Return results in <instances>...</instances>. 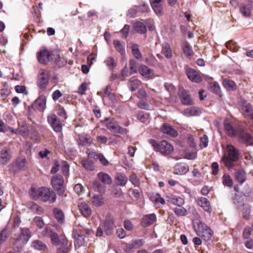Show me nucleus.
I'll return each instance as SVG.
<instances>
[{
  "label": "nucleus",
  "mask_w": 253,
  "mask_h": 253,
  "mask_svg": "<svg viewBox=\"0 0 253 253\" xmlns=\"http://www.w3.org/2000/svg\"><path fill=\"white\" fill-rule=\"evenodd\" d=\"M137 6H134V7L128 9L126 14V16L129 18H133L136 17L137 13L139 12L137 9Z\"/></svg>",
  "instance_id": "obj_57"
},
{
  "label": "nucleus",
  "mask_w": 253,
  "mask_h": 253,
  "mask_svg": "<svg viewBox=\"0 0 253 253\" xmlns=\"http://www.w3.org/2000/svg\"><path fill=\"white\" fill-rule=\"evenodd\" d=\"M130 66V74H133L137 72V64L134 59H131L129 63Z\"/></svg>",
  "instance_id": "obj_59"
},
{
  "label": "nucleus",
  "mask_w": 253,
  "mask_h": 253,
  "mask_svg": "<svg viewBox=\"0 0 253 253\" xmlns=\"http://www.w3.org/2000/svg\"><path fill=\"white\" fill-rule=\"evenodd\" d=\"M139 72L141 76L148 79L151 78L154 75L153 70L144 65L140 66Z\"/></svg>",
  "instance_id": "obj_24"
},
{
  "label": "nucleus",
  "mask_w": 253,
  "mask_h": 253,
  "mask_svg": "<svg viewBox=\"0 0 253 253\" xmlns=\"http://www.w3.org/2000/svg\"><path fill=\"white\" fill-rule=\"evenodd\" d=\"M62 171L64 175H67L69 171V165L66 161H63L61 164Z\"/></svg>",
  "instance_id": "obj_63"
},
{
  "label": "nucleus",
  "mask_w": 253,
  "mask_h": 253,
  "mask_svg": "<svg viewBox=\"0 0 253 253\" xmlns=\"http://www.w3.org/2000/svg\"><path fill=\"white\" fill-rule=\"evenodd\" d=\"M30 195L31 198L35 200L40 199L43 202H48L50 203H54L56 200L55 193L44 187L39 188L31 187Z\"/></svg>",
  "instance_id": "obj_1"
},
{
  "label": "nucleus",
  "mask_w": 253,
  "mask_h": 253,
  "mask_svg": "<svg viewBox=\"0 0 253 253\" xmlns=\"http://www.w3.org/2000/svg\"><path fill=\"white\" fill-rule=\"evenodd\" d=\"M27 208L32 212L36 213L38 214H42L43 211V209L34 202H30L27 205Z\"/></svg>",
  "instance_id": "obj_27"
},
{
  "label": "nucleus",
  "mask_w": 253,
  "mask_h": 253,
  "mask_svg": "<svg viewBox=\"0 0 253 253\" xmlns=\"http://www.w3.org/2000/svg\"><path fill=\"white\" fill-rule=\"evenodd\" d=\"M239 140L240 142L245 144L247 146L253 145V137L249 133L241 132L239 134Z\"/></svg>",
  "instance_id": "obj_14"
},
{
  "label": "nucleus",
  "mask_w": 253,
  "mask_h": 253,
  "mask_svg": "<svg viewBox=\"0 0 253 253\" xmlns=\"http://www.w3.org/2000/svg\"><path fill=\"white\" fill-rule=\"evenodd\" d=\"M227 154H224L221 158V162L225 166L230 170L235 166V162L239 159V150L233 145L229 144L226 146Z\"/></svg>",
  "instance_id": "obj_2"
},
{
  "label": "nucleus",
  "mask_w": 253,
  "mask_h": 253,
  "mask_svg": "<svg viewBox=\"0 0 253 253\" xmlns=\"http://www.w3.org/2000/svg\"><path fill=\"white\" fill-rule=\"evenodd\" d=\"M111 88L109 85H108L104 90L103 97H107L111 100L114 99V95L111 92Z\"/></svg>",
  "instance_id": "obj_58"
},
{
  "label": "nucleus",
  "mask_w": 253,
  "mask_h": 253,
  "mask_svg": "<svg viewBox=\"0 0 253 253\" xmlns=\"http://www.w3.org/2000/svg\"><path fill=\"white\" fill-rule=\"evenodd\" d=\"M149 142L155 151L160 152L164 155H168L173 150L172 145L166 140H163L159 144L155 140L150 139Z\"/></svg>",
  "instance_id": "obj_5"
},
{
  "label": "nucleus",
  "mask_w": 253,
  "mask_h": 253,
  "mask_svg": "<svg viewBox=\"0 0 253 253\" xmlns=\"http://www.w3.org/2000/svg\"><path fill=\"white\" fill-rule=\"evenodd\" d=\"M129 181L134 186L138 187L140 185V181L135 174H132L129 176Z\"/></svg>",
  "instance_id": "obj_61"
},
{
  "label": "nucleus",
  "mask_w": 253,
  "mask_h": 253,
  "mask_svg": "<svg viewBox=\"0 0 253 253\" xmlns=\"http://www.w3.org/2000/svg\"><path fill=\"white\" fill-rule=\"evenodd\" d=\"M35 104L37 108L39 111H43L45 108V99L43 97H40L36 100Z\"/></svg>",
  "instance_id": "obj_41"
},
{
  "label": "nucleus",
  "mask_w": 253,
  "mask_h": 253,
  "mask_svg": "<svg viewBox=\"0 0 253 253\" xmlns=\"http://www.w3.org/2000/svg\"><path fill=\"white\" fill-rule=\"evenodd\" d=\"M150 3L152 9L158 16H161L163 14L164 11L161 0H150Z\"/></svg>",
  "instance_id": "obj_15"
},
{
  "label": "nucleus",
  "mask_w": 253,
  "mask_h": 253,
  "mask_svg": "<svg viewBox=\"0 0 253 253\" xmlns=\"http://www.w3.org/2000/svg\"><path fill=\"white\" fill-rule=\"evenodd\" d=\"M150 200L155 205V206H157L159 204H161L162 205H164L165 204L164 199L161 197L160 194L159 193L152 195L150 197Z\"/></svg>",
  "instance_id": "obj_37"
},
{
  "label": "nucleus",
  "mask_w": 253,
  "mask_h": 253,
  "mask_svg": "<svg viewBox=\"0 0 253 253\" xmlns=\"http://www.w3.org/2000/svg\"><path fill=\"white\" fill-rule=\"evenodd\" d=\"M226 47L233 52H237L239 49V47L236 42L233 41H230L225 44Z\"/></svg>",
  "instance_id": "obj_53"
},
{
  "label": "nucleus",
  "mask_w": 253,
  "mask_h": 253,
  "mask_svg": "<svg viewBox=\"0 0 253 253\" xmlns=\"http://www.w3.org/2000/svg\"><path fill=\"white\" fill-rule=\"evenodd\" d=\"M179 96L181 101L183 104L191 105L193 104V101L190 95L185 90H182L180 91Z\"/></svg>",
  "instance_id": "obj_26"
},
{
  "label": "nucleus",
  "mask_w": 253,
  "mask_h": 253,
  "mask_svg": "<svg viewBox=\"0 0 253 253\" xmlns=\"http://www.w3.org/2000/svg\"><path fill=\"white\" fill-rule=\"evenodd\" d=\"M141 82L138 79L132 78L128 83V86L131 91L136 90L141 85Z\"/></svg>",
  "instance_id": "obj_30"
},
{
  "label": "nucleus",
  "mask_w": 253,
  "mask_h": 253,
  "mask_svg": "<svg viewBox=\"0 0 253 253\" xmlns=\"http://www.w3.org/2000/svg\"><path fill=\"white\" fill-rule=\"evenodd\" d=\"M92 202L93 204L97 207L101 206L104 203L103 199L100 195H95L93 197Z\"/></svg>",
  "instance_id": "obj_55"
},
{
  "label": "nucleus",
  "mask_w": 253,
  "mask_h": 253,
  "mask_svg": "<svg viewBox=\"0 0 253 253\" xmlns=\"http://www.w3.org/2000/svg\"><path fill=\"white\" fill-rule=\"evenodd\" d=\"M224 127L227 134L230 137H235L237 135L238 129L234 127L228 120L224 121Z\"/></svg>",
  "instance_id": "obj_18"
},
{
  "label": "nucleus",
  "mask_w": 253,
  "mask_h": 253,
  "mask_svg": "<svg viewBox=\"0 0 253 253\" xmlns=\"http://www.w3.org/2000/svg\"><path fill=\"white\" fill-rule=\"evenodd\" d=\"M79 209L81 214L85 217L90 216L92 211L89 205L84 202H81L78 205Z\"/></svg>",
  "instance_id": "obj_16"
},
{
  "label": "nucleus",
  "mask_w": 253,
  "mask_h": 253,
  "mask_svg": "<svg viewBox=\"0 0 253 253\" xmlns=\"http://www.w3.org/2000/svg\"><path fill=\"white\" fill-rule=\"evenodd\" d=\"M193 225L196 234L210 244L213 235V232L211 229L199 220H194Z\"/></svg>",
  "instance_id": "obj_3"
},
{
  "label": "nucleus",
  "mask_w": 253,
  "mask_h": 253,
  "mask_svg": "<svg viewBox=\"0 0 253 253\" xmlns=\"http://www.w3.org/2000/svg\"><path fill=\"white\" fill-rule=\"evenodd\" d=\"M186 72L187 78L191 82L198 84L202 81V78L197 70L190 68Z\"/></svg>",
  "instance_id": "obj_11"
},
{
  "label": "nucleus",
  "mask_w": 253,
  "mask_h": 253,
  "mask_svg": "<svg viewBox=\"0 0 253 253\" xmlns=\"http://www.w3.org/2000/svg\"><path fill=\"white\" fill-rule=\"evenodd\" d=\"M137 106L139 108L141 109H145L147 110H151L150 106L143 100L138 102Z\"/></svg>",
  "instance_id": "obj_62"
},
{
  "label": "nucleus",
  "mask_w": 253,
  "mask_h": 253,
  "mask_svg": "<svg viewBox=\"0 0 253 253\" xmlns=\"http://www.w3.org/2000/svg\"><path fill=\"white\" fill-rule=\"evenodd\" d=\"M134 29L136 32L141 34H144L147 31L145 25L141 22H136L133 25Z\"/></svg>",
  "instance_id": "obj_36"
},
{
  "label": "nucleus",
  "mask_w": 253,
  "mask_h": 253,
  "mask_svg": "<svg viewBox=\"0 0 253 253\" xmlns=\"http://www.w3.org/2000/svg\"><path fill=\"white\" fill-rule=\"evenodd\" d=\"M234 204L238 207L243 206L245 205L243 203V199L239 196H236V198L233 199Z\"/></svg>",
  "instance_id": "obj_64"
},
{
  "label": "nucleus",
  "mask_w": 253,
  "mask_h": 253,
  "mask_svg": "<svg viewBox=\"0 0 253 253\" xmlns=\"http://www.w3.org/2000/svg\"><path fill=\"white\" fill-rule=\"evenodd\" d=\"M182 50L186 56H190L193 55V50L191 46L187 42H185L182 45Z\"/></svg>",
  "instance_id": "obj_46"
},
{
  "label": "nucleus",
  "mask_w": 253,
  "mask_h": 253,
  "mask_svg": "<svg viewBox=\"0 0 253 253\" xmlns=\"http://www.w3.org/2000/svg\"><path fill=\"white\" fill-rule=\"evenodd\" d=\"M53 211L55 218L59 223H62L64 220V215L62 211L58 208H55Z\"/></svg>",
  "instance_id": "obj_43"
},
{
  "label": "nucleus",
  "mask_w": 253,
  "mask_h": 253,
  "mask_svg": "<svg viewBox=\"0 0 253 253\" xmlns=\"http://www.w3.org/2000/svg\"><path fill=\"white\" fill-rule=\"evenodd\" d=\"M83 167L86 170L92 171L94 169V166L92 162L88 159L84 160L82 161Z\"/></svg>",
  "instance_id": "obj_49"
},
{
  "label": "nucleus",
  "mask_w": 253,
  "mask_h": 253,
  "mask_svg": "<svg viewBox=\"0 0 253 253\" xmlns=\"http://www.w3.org/2000/svg\"><path fill=\"white\" fill-rule=\"evenodd\" d=\"M77 141L80 145L89 146L92 143L93 139L87 134H79L77 137Z\"/></svg>",
  "instance_id": "obj_13"
},
{
  "label": "nucleus",
  "mask_w": 253,
  "mask_h": 253,
  "mask_svg": "<svg viewBox=\"0 0 253 253\" xmlns=\"http://www.w3.org/2000/svg\"><path fill=\"white\" fill-rule=\"evenodd\" d=\"M32 247L37 250H45L47 247L46 245L40 240H35L32 242Z\"/></svg>",
  "instance_id": "obj_44"
},
{
  "label": "nucleus",
  "mask_w": 253,
  "mask_h": 253,
  "mask_svg": "<svg viewBox=\"0 0 253 253\" xmlns=\"http://www.w3.org/2000/svg\"><path fill=\"white\" fill-rule=\"evenodd\" d=\"M90 232L91 231L89 229L84 228L82 226L74 228L72 236L75 239L74 245L76 248H79L84 244L85 236L84 233L89 234Z\"/></svg>",
  "instance_id": "obj_4"
},
{
  "label": "nucleus",
  "mask_w": 253,
  "mask_h": 253,
  "mask_svg": "<svg viewBox=\"0 0 253 253\" xmlns=\"http://www.w3.org/2000/svg\"><path fill=\"white\" fill-rule=\"evenodd\" d=\"M10 232V228L7 226L0 232V244H2L6 241L9 236Z\"/></svg>",
  "instance_id": "obj_38"
},
{
  "label": "nucleus",
  "mask_w": 253,
  "mask_h": 253,
  "mask_svg": "<svg viewBox=\"0 0 253 253\" xmlns=\"http://www.w3.org/2000/svg\"><path fill=\"white\" fill-rule=\"evenodd\" d=\"M50 57L49 51L45 47L42 48L37 53V58L41 64H46L49 61Z\"/></svg>",
  "instance_id": "obj_12"
},
{
  "label": "nucleus",
  "mask_w": 253,
  "mask_h": 253,
  "mask_svg": "<svg viewBox=\"0 0 253 253\" xmlns=\"http://www.w3.org/2000/svg\"><path fill=\"white\" fill-rule=\"evenodd\" d=\"M222 183L224 186L231 187L233 186V180L227 173H224L222 177Z\"/></svg>",
  "instance_id": "obj_48"
},
{
  "label": "nucleus",
  "mask_w": 253,
  "mask_h": 253,
  "mask_svg": "<svg viewBox=\"0 0 253 253\" xmlns=\"http://www.w3.org/2000/svg\"><path fill=\"white\" fill-rule=\"evenodd\" d=\"M114 221L113 217L109 216L103 223V228L105 232L107 235L112 233V231L114 228Z\"/></svg>",
  "instance_id": "obj_19"
},
{
  "label": "nucleus",
  "mask_w": 253,
  "mask_h": 253,
  "mask_svg": "<svg viewBox=\"0 0 253 253\" xmlns=\"http://www.w3.org/2000/svg\"><path fill=\"white\" fill-rule=\"evenodd\" d=\"M169 202L179 207L182 206L185 201L183 198L177 196H172L169 199Z\"/></svg>",
  "instance_id": "obj_34"
},
{
  "label": "nucleus",
  "mask_w": 253,
  "mask_h": 253,
  "mask_svg": "<svg viewBox=\"0 0 253 253\" xmlns=\"http://www.w3.org/2000/svg\"><path fill=\"white\" fill-rule=\"evenodd\" d=\"M145 241L143 239H137L132 241L131 243L127 244L126 251L127 253H131L132 250L139 248L144 245Z\"/></svg>",
  "instance_id": "obj_17"
},
{
  "label": "nucleus",
  "mask_w": 253,
  "mask_h": 253,
  "mask_svg": "<svg viewBox=\"0 0 253 253\" xmlns=\"http://www.w3.org/2000/svg\"><path fill=\"white\" fill-rule=\"evenodd\" d=\"M189 171V167L185 163H178L174 167V173L177 175H184Z\"/></svg>",
  "instance_id": "obj_22"
},
{
  "label": "nucleus",
  "mask_w": 253,
  "mask_h": 253,
  "mask_svg": "<svg viewBox=\"0 0 253 253\" xmlns=\"http://www.w3.org/2000/svg\"><path fill=\"white\" fill-rule=\"evenodd\" d=\"M235 177L237 180L241 184L243 183L246 179L245 172L242 170H238L236 171Z\"/></svg>",
  "instance_id": "obj_47"
},
{
  "label": "nucleus",
  "mask_w": 253,
  "mask_h": 253,
  "mask_svg": "<svg viewBox=\"0 0 253 253\" xmlns=\"http://www.w3.org/2000/svg\"><path fill=\"white\" fill-rule=\"evenodd\" d=\"M127 181L126 176L124 174H118L116 177V184L121 186H124Z\"/></svg>",
  "instance_id": "obj_42"
},
{
  "label": "nucleus",
  "mask_w": 253,
  "mask_h": 253,
  "mask_svg": "<svg viewBox=\"0 0 253 253\" xmlns=\"http://www.w3.org/2000/svg\"><path fill=\"white\" fill-rule=\"evenodd\" d=\"M106 65L110 69H113L116 66V63L114 58L112 57H108L105 61Z\"/></svg>",
  "instance_id": "obj_56"
},
{
  "label": "nucleus",
  "mask_w": 253,
  "mask_h": 253,
  "mask_svg": "<svg viewBox=\"0 0 253 253\" xmlns=\"http://www.w3.org/2000/svg\"><path fill=\"white\" fill-rule=\"evenodd\" d=\"M183 114L184 116L189 117L199 115L201 114V111L199 108L193 107L184 110Z\"/></svg>",
  "instance_id": "obj_28"
},
{
  "label": "nucleus",
  "mask_w": 253,
  "mask_h": 253,
  "mask_svg": "<svg viewBox=\"0 0 253 253\" xmlns=\"http://www.w3.org/2000/svg\"><path fill=\"white\" fill-rule=\"evenodd\" d=\"M173 211L175 214L178 216H185L187 214V210L182 207V206L180 207H177L173 209Z\"/></svg>",
  "instance_id": "obj_54"
},
{
  "label": "nucleus",
  "mask_w": 253,
  "mask_h": 253,
  "mask_svg": "<svg viewBox=\"0 0 253 253\" xmlns=\"http://www.w3.org/2000/svg\"><path fill=\"white\" fill-rule=\"evenodd\" d=\"M51 182L52 186L57 192L59 195H63L65 192L64 187V179L60 174L53 175L51 178Z\"/></svg>",
  "instance_id": "obj_6"
},
{
  "label": "nucleus",
  "mask_w": 253,
  "mask_h": 253,
  "mask_svg": "<svg viewBox=\"0 0 253 253\" xmlns=\"http://www.w3.org/2000/svg\"><path fill=\"white\" fill-rule=\"evenodd\" d=\"M104 125L110 131L120 134L126 133V128L120 126L118 124L114 122L111 118H107L103 121Z\"/></svg>",
  "instance_id": "obj_7"
},
{
  "label": "nucleus",
  "mask_w": 253,
  "mask_h": 253,
  "mask_svg": "<svg viewBox=\"0 0 253 253\" xmlns=\"http://www.w3.org/2000/svg\"><path fill=\"white\" fill-rule=\"evenodd\" d=\"M156 220V216L154 213H151L145 215L141 221V225L147 227L153 224Z\"/></svg>",
  "instance_id": "obj_25"
},
{
  "label": "nucleus",
  "mask_w": 253,
  "mask_h": 253,
  "mask_svg": "<svg viewBox=\"0 0 253 253\" xmlns=\"http://www.w3.org/2000/svg\"><path fill=\"white\" fill-rule=\"evenodd\" d=\"M197 203L198 205L203 208L205 211L209 213L211 211L210 203L206 198H199L197 200Z\"/></svg>",
  "instance_id": "obj_23"
},
{
  "label": "nucleus",
  "mask_w": 253,
  "mask_h": 253,
  "mask_svg": "<svg viewBox=\"0 0 253 253\" xmlns=\"http://www.w3.org/2000/svg\"><path fill=\"white\" fill-rule=\"evenodd\" d=\"M16 166L20 169H25L27 168V161L24 157L17 158L15 162Z\"/></svg>",
  "instance_id": "obj_45"
},
{
  "label": "nucleus",
  "mask_w": 253,
  "mask_h": 253,
  "mask_svg": "<svg viewBox=\"0 0 253 253\" xmlns=\"http://www.w3.org/2000/svg\"><path fill=\"white\" fill-rule=\"evenodd\" d=\"M209 143L208 137L204 135L200 138V146L201 148H206L208 146Z\"/></svg>",
  "instance_id": "obj_60"
},
{
  "label": "nucleus",
  "mask_w": 253,
  "mask_h": 253,
  "mask_svg": "<svg viewBox=\"0 0 253 253\" xmlns=\"http://www.w3.org/2000/svg\"><path fill=\"white\" fill-rule=\"evenodd\" d=\"M251 211V206L248 204L244 205L242 210V215L244 219L248 220L250 218Z\"/></svg>",
  "instance_id": "obj_50"
},
{
  "label": "nucleus",
  "mask_w": 253,
  "mask_h": 253,
  "mask_svg": "<svg viewBox=\"0 0 253 253\" xmlns=\"http://www.w3.org/2000/svg\"><path fill=\"white\" fill-rule=\"evenodd\" d=\"M49 81L48 72L45 70H41L38 76L37 84L41 89H44L47 86Z\"/></svg>",
  "instance_id": "obj_10"
},
{
  "label": "nucleus",
  "mask_w": 253,
  "mask_h": 253,
  "mask_svg": "<svg viewBox=\"0 0 253 253\" xmlns=\"http://www.w3.org/2000/svg\"><path fill=\"white\" fill-rule=\"evenodd\" d=\"M113 44L115 49L122 55L125 54V48L123 43L119 40H115Z\"/></svg>",
  "instance_id": "obj_39"
},
{
  "label": "nucleus",
  "mask_w": 253,
  "mask_h": 253,
  "mask_svg": "<svg viewBox=\"0 0 253 253\" xmlns=\"http://www.w3.org/2000/svg\"><path fill=\"white\" fill-rule=\"evenodd\" d=\"M161 129L164 133L167 134L173 137H177L178 134L177 130L167 124H164Z\"/></svg>",
  "instance_id": "obj_21"
},
{
  "label": "nucleus",
  "mask_w": 253,
  "mask_h": 253,
  "mask_svg": "<svg viewBox=\"0 0 253 253\" xmlns=\"http://www.w3.org/2000/svg\"><path fill=\"white\" fill-rule=\"evenodd\" d=\"M136 118L142 123L147 122L149 120V115L147 113H145L143 111H140L138 113Z\"/></svg>",
  "instance_id": "obj_51"
},
{
  "label": "nucleus",
  "mask_w": 253,
  "mask_h": 253,
  "mask_svg": "<svg viewBox=\"0 0 253 253\" xmlns=\"http://www.w3.org/2000/svg\"><path fill=\"white\" fill-rule=\"evenodd\" d=\"M241 107L242 110L244 112L245 115L246 116H249L252 114V112L253 111V107L251 104L245 100H243L241 101Z\"/></svg>",
  "instance_id": "obj_29"
},
{
  "label": "nucleus",
  "mask_w": 253,
  "mask_h": 253,
  "mask_svg": "<svg viewBox=\"0 0 253 253\" xmlns=\"http://www.w3.org/2000/svg\"><path fill=\"white\" fill-rule=\"evenodd\" d=\"M45 230L46 234L50 237L53 244L58 245L59 237L58 234L55 232H52L50 229L46 228Z\"/></svg>",
  "instance_id": "obj_40"
},
{
  "label": "nucleus",
  "mask_w": 253,
  "mask_h": 253,
  "mask_svg": "<svg viewBox=\"0 0 253 253\" xmlns=\"http://www.w3.org/2000/svg\"><path fill=\"white\" fill-rule=\"evenodd\" d=\"M240 11L242 15L246 17H249L251 14L250 8L244 4H242L240 6Z\"/></svg>",
  "instance_id": "obj_52"
},
{
  "label": "nucleus",
  "mask_w": 253,
  "mask_h": 253,
  "mask_svg": "<svg viewBox=\"0 0 253 253\" xmlns=\"http://www.w3.org/2000/svg\"><path fill=\"white\" fill-rule=\"evenodd\" d=\"M11 158L10 150L7 148H4L0 152V164H6Z\"/></svg>",
  "instance_id": "obj_20"
},
{
  "label": "nucleus",
  "mask_w": 253,
  "mask_h": 253,
  "mask_svg": "<svg viewBox=\"0 0 253 253\" xmlns=\"http://www.w3.org/2000/svg\"><path fill=\"white\" fill-rule=\"evenodd\" d=\"M131 52L133 56L138 60L142 59V55L139 49L138 45L137 44H133L131 46Z\"/></svg>",
  "instance_id": "obj_35"
},
{
  "label": "nucleus",
  "mask_w": 253,
  "mask_h": 253,
  "mask_svg": "<svg viewBox=\"0 0 253 253\" xmlns=\"http://www.w3.org/2000/svg\"><path fill=\"white\" fill-rule=\"evenodd\" d=\"M162 53L167 58L169 59L172 57V50L168 42H165L162 44Z\"/></svg>",
  "instance_id": "obj_31"
},
{
  "label": "nucleus",
  "mask_w": 253,
  "mask_h": 253,
  "mask_svg": "<svg viewBox=\"0 0 253 253\" xmlns=\"http://www.w3.org/2000/svg\"><path fill=\"white\" fill-rule=\"evenodd\" d=\"M47 122L52 128L53 130L56 132L61 131L62 129V124L60 119L54 114H50L47 117Z\"/></svg>",
  "instance_id": "obj_8"
},
{
  "label": "nucleus",
  "mask_w": 253,
  "mask_h": 253,
  "mask_svg": "<svg viewBox=\"0 0 253 253\" xmlns=\"http://www.w3.org/2000/svg\"><path fill=\"white\" fill-rule=\"evenodd\" d=\"M31 237V233L27 228L21 229V234L16 239L15 242V245L20 244V245L26 244Z\"/></svg>",
  "instance_id": "obj_9"
},
{
  "label": "nucleus",
  "mask_w": 253,
  "mask_h": 253,
  "mask_svg": "<svg viewBox=\"0 0 253 253\" xmlns=\"http://www.w3.org/2000/svg\"><path fill=\"white\" fill-rule=\"evenodd\" d=\"M99 179L105 184H110L112 183L111 177L107 173L100 172L97 174Z\"/></svg>",
  "instance_id": "obj_33"
},
{
  "label": "nucleus",
  "mask_w": 253,
  "mask_h": 253,
  "mask_svg": "<svg viewBox=\"0 0 253 253\" xmlns=\"http://www.w3.org/2000/svg\"><path fill=\"white\" fill-rule=\"evenodd\" d=\"M223 86L228 90L234 91L236 89L235 83L231 80L223 79L222 80Z\"/></svg>",
  "instance_id": "obj_32"
}]
</instances>
